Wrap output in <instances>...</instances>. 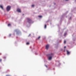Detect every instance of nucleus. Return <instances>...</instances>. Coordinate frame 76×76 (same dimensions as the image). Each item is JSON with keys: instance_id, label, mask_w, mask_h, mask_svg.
<instances>
[{"instance_id": "nucleus-1", "label": "nucleus", "mask_w": 76, "mask_h": 76, "mask_svg": "<svg viewBox=\"0 0 76 76\" xmlns=\"http://www.w3.org/2000/svg\"><path fill=\"white\" fill-rule=\"evenodd\" d=\"M53 55H54V54H53V53H51V54H49V56H50L48 57L49 60H51L52 58V56H53Z\"/></svg>"}, {"instance_id": "nucleus-2", "label": "nucleus", "mask_w": 76, "mask_h": 76, "mask_svg": "<svg viewBox=\"0 0 76 76\" xmlns=\"http://www.w3.org/2000/svg\"><path fill=\"white\" fill-rule=\"evenodd\" d=\"M11 8V7H10V6H7V11H9V10H10Z\"/></svg>"}, {"instance_id": "nucleus-3", "label": "nucleus", "mask_w": 76, "mask_h": 76, "mask_svg": "<svg viewBox=\"0 0 76 76\" xmlns=\"http://www.w3.org/2000/svg\"><path fill=\"white\" fill-rule=\"evenodd\" d=\"M27 19L28 20V22L29 23H31L32 22L31 20L30 19H29V18H27Z\"/></svg>"}, {"instance_id": "nucleus-4", "label": "nucleus", "mask_w": 76, "mask_h": 76, "mask_svg": "<svg viewBox=\"0 0 76 76\" xmlns=\"http://www.w3.org/2000/svg\"><path fill=\"white\" fill-rule=\"evenodd\" d=\"M49 47V45H46V50H48Z\"/></svg>"}, {"instance_id": "nucleus-5", "label": "nucleus", "mask_w": 76, "mask_h": 76, "mask_svg": "<svg viewBox=\"0 0 76 76\" xmlns=\"http://www.w3.org/2000/svg\"><path fill=\"white\" fill-rule=\"evenodd\" d=\"M17 11L18 12H21V11L20 9H17Z\"/></svg>"}, {"instance_id": "nucleus-6", "label": "nucleus", "mask_w": 76, "mask_h": 76, "mask_svg": "<svg viewBox=\"0 0 76 76\" xmlns=\"http://www.w3.org/2000/svg\"><path fill=\"white\" fill-rule=\"evenodd\" d=\"M66 52H67V54H68V55H69V54H70V52L68 50H66Z\"/></svg>"}, {"instance_id": "nucleus-7", "label": "nucleus", "mask_w": 76, "mask_h": 76, "mask_svg": "<svg viewBox=\"0 0 76 76\" xmlns=\"http://www.w3.org/2000/svg\"><path fill=\"white\" fill-rule=\"evenodd\" d=\"M0 7L1 8V9H3V10H4L3 7L2 6V5H1L0 6Z\"/></svg>"}, {"instance_id": "nucleus-8", "label": "nucleus", "mask_w": 76, "mask_h": 76, "mask_svg": "<svg viewBox=\"0 0 76 76\" xmlns=\"http://www.w3.org/2000/svg\"><path fill=\"white\" fill-rule=\"evenodd\" d=\"M41 37L40 36H39V37L37 39H40V38Z\"/></svg>"}, {"instance_id": "nucleus-9", "label": "nucleus", "mask_w": 76, "mask_h": 76, "mask_svg": "<svg viewBox=\"0 0 76 76\" xmlns=\"http://www.w3.org/2000/svg\"><path fill=\"white\" fill-rule=\"evenodd\" d=\"M47 28V25H45V28Z\"/></svg>"}, {"instance_id": "nucleus-10", "label": "nucleus", "mask_w": 76, "mask_h": 76, "mask_svg": "<svg viewBox=\"0 0 76 76\" xmlns=\"http://www.w3.org/2000/svg\"><path fill=\"white\" fill-rule=\"evenodd\" d=\"M11 25V24H10V23H9V24H8V26H10Z\"/></svg>"}, {"instance_id": "nucleus-11", "label": "nucleus", "mask_w": 76, "mask_h": 76, "mask_svg": "<svg viewBox=\"0 0 76 76\" xmlns=\"http://www.w3.org/2000/svg\"><path fill=\"white\" fill-rule=\"evenodd\" d=\"M66 41H65V40L64 41V44H66Z\"/></svg>"}, {"instance_id": "nucleus-12", "label": "nucleus", "mask_w": 76, "mask_h": 76, "mask_svg": "<svg viewBox=\"0 0 76 76\" xmlns=\"http://www.w3.org/2000/svg\"><path fill=\"white\" fill-rule=\"evenodd\" d=\"M39 18H42V16H39Z\"/></svg>"}, {"instance_id": "nucleus-13", "label": "nucleus", "mask_w": 76, "mask_h": 76, "mask_svg": "<svg viewBox=\"0 0 76 76\" xmlns=\"http://www.w3.org/2000/svg\"><path fill=\"white\" fill-rule=\"evenodd\" d=\"M66 34H67L66 33H65L64 34V36H65L66 35Z\"/></svg>"}, {"instance_id": "nucleus-14", "label": "nucleus", "mask_w": 76, "mask_h": 76, "mask_svg": "<svg viewBox=\"0 0 76 76\" xmlns=\"http://www.w3.org/2000/svg\"><path fill=\"white\" fill-rule=\"evenodd\" d=\"M29 42H27L26 43V44H27V45H28V44H29Z\"/></svg>"}, {"instance_id": "nucleus-15", "label": "nucleus", "mask_w": 76, "mask_h": 76, "mask_svg": "<svg viewBox=\"0 0 76 76\" xmlns=\"http://www.w3.org/2000/svg\"><path fill=\"white\" fill-rule=\"evenodd\" d=\"M2 60V59H0V62Z\"/></svg>"}, {"instance_id": "nucleus-16", "label": "nucleus", "mask_w": 76, "mask_h": 76, "mask_svg": "<svg viewBox=\"0 0 76 76\" xmlns=\"http://www.w3.org/2000/svg\"><path fill=\"white\" fill-rule=\"evenodd\" d=\"M11 34H10L9 36L10 37L11 36Z\"/></svg>"}, {"instance_id": "nucleus-17", "label": "nucleus", "mask_w": 76, "mask_h": 76, "mask_svg": "<svg viewBox=\"0 0 76 76\" xmlns=\"http://www.w3.org/2000/svg\"><path fill=\"white\" fill-rule=\"evenodd\" d=\"M32 7H34V5H32Z\"/></svg>"}, {"instance_id": "nucleus-18", "label": "nucleus", "mask_w": 76, "mask_h": 76, "mask_svg": "<svg viewBox=\"0 0 76 76\" xmlns=\"http://www.w3.org/2000/svg\"><path fill=\"white\" fill-rule=\"evenodd\" d=\"M64 48H66V46H65L64 47Z\"/></svg>"}, {"instance_id": "nucleus-19", "label": "nucleus", "mask_w": 76, "mask_h": 76, "mask_svg": "<svg viewBox=\"0 0 76 76\" xmlns=\"http://www.w3.org/2000/svg\"><path fill=\"white\" fill-rule=\"evenodd\" d=\"M6 76H10V75H6Z\"/></svg>"}, {"instance_id": "nucleus-20", "label": "nucleus", "mask_w": 76, "mask_h": 76, "mask_svg": "<svg viewBox=\"0 0 76 76\" xmlns=\"http://www.w3.org/2000/svg\"><path fill=\"white\" fill-rule=\"evenodd\" d=\"M2 54L1 53H0V55H1Z\"/></svg>"}, {"instance_id": "nucleus-21", "label": "nucleus", "mask_w": 76, "mask_h": 76, "mask_svg": "<svg viewBox=\"0 0 76 76\" xmlns=\"http://www.w3.org/2000/svg\"><path fill=\"white\" fill-rule=\"evenodd\" d=\"M66 1H68V0H66Z\"/></svg>"}, {"instance_id": "nucleus-22", "label": "nucleus", "mask_w": 76, "mask_h": 76, "mask_svg": "<svg viewBox=\"0 0 76 76\" xmlns=\"http://www.w3.org/2000/svg\"><path fill=\"white\" fill-rule=\"evenodd\" d=\"M71 18H70V19H71Z\"/></svg>"}, {"instance_id": "nucleus-23", "label": "nucleus", "mask_w": 76, "mask_h": 76, "mask_svg": "<svg viewBox=\"0 0 76 76\" xmlns=\"http://www.w3.org/2000/svg\"><path fill=\"white\" fill-rule=\"evenodd\" d=\"M23 15H24V14H23Z\"/></svg>"}, {"instance_id": "nucleus-24", "label": "nucleus", "mask_w": 76, "mask_h": 76, "mask_svg": "<svg viewBox=\"0 0 76 76\" xmlns=\"http://www.w3.org/2000/svg\"><path fill=\"white\" fill-rule=\"evenodd\" d=\"M46 67H47V66H46Z\"/></svg>"}, {"instance_id": "nucleus-25", "label": "nucleus", "mask_w": 76, "mask_h": 76, "mask_svg": "<svg viewBox=\"0 0 76 76\" xmlns=\"http://www.w3.org/2000/svg\"><path fill=\"white\" fill-rule=\"evenodd\" d=\"M5 58H6V57H5Z\"/></svg>"}]
</instances>
